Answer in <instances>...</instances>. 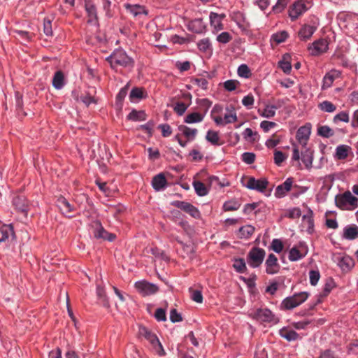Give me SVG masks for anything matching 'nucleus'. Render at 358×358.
I'll list each match as a JSON object with an SVG mask.
<instances>
[{"label": "nucleus", "instance_id": "f257e3e1", "mask_svg": "<svg viewBox=\"0 0 358 358\" xmlns=\"http://www.w3.org/2000/svg\"><path fill=\"white\" fill-rule=\"evenodd\" d=\"M106 60L110 63L113 69H115L118 66L124 68H133L135 63L134 59L128 56L127 52L122 49L115 50L106 58Z\"/></svg>", "mask_w": 358, "mask_h": 358}, {"label": "nucleus", "instance_id": "f03ea898", "mask_svg": "<svg viewBox=\"0 0 358 358\" xmlns=\"http://www.w3.org/2000/svg\"><path fill=\"white\" fill-rule=\"evenodd\" d=\"M139 336L146 339L151 345L152 350L159 356H164L165 351L157 335L145 327L141 326Z\"/></svg>", "mask_w": 358, "mask_h": 358}, {"label": "nucleus", "instance_id": "7ed1b4c3", "mask_svg": "<svg viewBox=\"0 0 358 358\" xmlns=\"http://www.w3.org/2000/svg\"><path fill=\"white\" fill-rule=\"evenodd\" d=\"M309 296L307 292L295 293L292 296H287L282 300L280 308L282 310H290L305 302Z\"/></svg>", "mask_w": 358, "mask_h": 358}, {"label": "nucleus", "instance_id": "20e7f679", "mask_svg": "<svg viewBox=\"0 0 358 358\" xmlns=\"http://www.w3.org/2000/svg\"><path fill=\"white\" fill-rule=\"evenodd\" d=\"M357 201V198L353 196L350 191L338 194L335 197L336 206L341 210H354L358 206Z\"/></svg>", "mask_w": 358, "mask_h": 358}, {"label": "nucleus", "instance_id": "39448f33", "mask_svg": "<svg viewBox=\"0 0 358 358\" xmlns=\"http://www.w3.org/2000/svg\"><path fill=\"white\" fill-rule=\"evenodd\" d=\"M252 318L261 323L276 324L279 322V318L268 308H259L252 313Z\"/></svg>", "mask_w": 358, "mask_h": 358}, {"label": "nucleus", "instance_id": "423d86ee", "mask_svg": "<svg viewBox=\"0 0 358 358\" xmlns=\"http://www.w3.org/2000/svg\"><path fill=\"white\" fill-rule=\"evenodd\" d=\"M265 255L266 252L264 249L253 247L247 255V262L250 267L258 268L263 263Z\"/></svg>", "mask_w": 358, "mask_h": 358}, {"label": "nucleus", "instance_id": "0eeeda50", "mask_svg": "<svg viewBox=\"0 0 358 358\" xmlns=\"http://www.w3.org/2000/svg\"><path fill=\"white\" fill-rule=\"evenodd\" d=\"M55 204L63 215L68 218L74 217L76 208L75 206L71 203L64 196H58L55 201Z\"/></svg>", "mask_w": 358, "mask_h": 358}, {"label": "nucleus", "instance_id": "6e6552de", "mask_svg": "<svg viewBox=\"0 0 358 358\" xmlns=\"http://www.w3.org/2000/svg\"><path fill=\"white\" fill-rule=\"evenodd\" d=\"M171 204L188 213L194 218L199 219L201 217V213L199 209L189 202L177 200L172 201Z\"/></svg>", "mask_w": 358, "mask_h": 358}, {"label": "nucleus", "instance_id": "1a4fd4ad", "mask_svg": "<svg viewBox=\"0 0 358 358\" xmlns=\"http://www.w3.org/2000/svg\"><path fill=\"white\" fill-rule=\"evenodd\" d=\"M135 288L142 296H149L157 293L159 287L157 285L146 280H141L135 282Z\"/></svg>", "mask_w": 358, "mask_h": 358}, {"label": "nucleus", "instance_id": "9d476101", "mask_svg": "<svg viewBox=\"0 0 358 358\" xmlns=\"http://www.w3.org/2000/svg\"><path fill=\"white\" fill-rule=\"evenodd\" d=\"M310 6L303 0L295 1L289 10V16L292 21L296 20L300 15L306 12Z\"/></svg>", "mask_w": 358, "mask_h": 358}, {"label": "nucleus", "instance_id": "9b49d317", "mask_svg": "<svg viewBox=\"0 0 358 358\" xmlns=\"http://www.w3.org/2000/svg\"><path fill=\"white\" fill-rule=\"evenodd\" d=\"M333 261L343 272H348L354 266V260L348 255H335Z\"/></svg>", "mask_w": 358, "mask_h": 358}, {"label": "nucleus", "instance_id": "f8f14e48", "mask_svg": "<svg viewBox=\"0 0 358 358\" xmlns=\"http://www.w3.org/2000/svg\"><path fill=\"white\" fill-rule=\"evenodd\" d=\"M268 185V181L265 178L257 180L254 177H249L248 178L247 183L243 185L249 189L256 190L259 192H264Z\"/></svg>", "mask_w": 358, "mask_h": 358}, {"label": "nucleus", "instance_id": "ddd939ff", "mask_svg": "<svg viewBox=\"0 0 358 358\" xmlns=\"http://www.w3.org/2000/svg\"><path fill=\"white\" fill-rule=\"evenodd\" d=\"M231 20L234 21L238 27L243 32H246L250 27V23L248 20L245 13L241 11H234L231 14Z\"/></svg>", "mask_w": 358, "mask_h": 358}, {"label": "nucleus", "instance_id": "4468645a", "mask_svg": "<svg viewBox=\"0 0 358 358\" xmlns=\"http://www.w3.org/2000/svg\"><path fill=\"white\" fill-rule=\"evenodd\" d=\"M329 43L326 39L321 38L314 41L308 50L312 55L317 56L327 51Z\"/></svg>", "mask_w": 358, "mask_h": 358}, {"label": "nucleus", "instance_id": "2eb2a0df", "mask_svg": "<svg viewBox=\"0 0 358 358\" xmlns=\"http://www.w3.org/2000/svg\"><path fill=\"white\" fill-rule=\"evenodd\" d=\"M311 134V124L306 123L305 125L300 127L296 134V138L299 143L303 147L307 144V141L309 139Z\"/></svg>", "mask_w": 358, "mask_h": 358}, {"label": "nucleus", "instance_id": "dca6fc26", "mask_svg": "<svg viewBox=\"0 0 358 358\" xmlns=\"http://www.w3.org/2000/svg\"><path fill=\"white\" fill-rule=\"evenodd\" d=\"M266 272L268 274L273 275L278 273L280 271V266L278 262V258L275 255L271 253L265 262Z\"/></svg>", "mask_w": 358, "mask_h": 358}, {"label": "nucleus", "instance_id": "f3484780", "mask_svg": "<svg viewBox=\"0 0 358 358\" xmlns=\"http://www.w3.org/2000/svg\"><path fill=\"white\" fill-rule=\"evenodd\" d=\"M93 235L96 239H103L110 242L114 241L116 237L114 234L109 233L105 230L99 222L96 223V227L93 231Z\"/></svg>", "mask_w": 358, "mask_h": 358}, {"label": "nucleus", "instance_id": "a211bd4d", "mask_svg": "<svg viewBox=\"0 0 358 358\" xmlns=\"http://www.w3.org/2000/svg\"><path fill=\"white\" fill-rule=\"evenodd\" d=\"M224 13L218 14L215 12H210L209 15L210 23L215 31H221L224 29L222 20L225 18Z\"/></svg>", "mask_w": 358, "mask_h": 358}, {"label": "nucleus", "instance_id": "6ab92c4d", "mask_svg": "<svg viewBox=\"0 0 358 358\" xmlns=\"http://www.w3.org/2000/svg\"><path fill=\"white\" fill-rule=\"evenodd\" d=\"M293 178H288L284 182L279 185L275 191V196L278 198L284 197L287 192L293 188Z\"/></svg>", "mask_w": 358, "mask_h": 358}, {"label": "nucleus", "instance_id": "aec40b11", "mask_svg": "<svg viewBox=\"0 0 358 358\" xmlns=\"http://www.w3.org/2000/svg\"><path fill=\"white\" fill-rule=\"evenodd\" d=\"M13 205L16 210L26 214L29 210L28 201L24 195L15 196L13 199Z\"/></svg>", "mask_w": 358, "mask_h": 358}, {"label": "nucleus", "instance_id": "412c9836", "mask_svg": "<svg viewBox=\"0 0 358 358\" xmlns=\"http://www.w3.org/2000/svg\"><path fill=\"white\" fill-rule=\"evenodd\" d=\"M187 28L196 34H202L206 30V24L202 19L196 18L189 22Z\"/></svg>", "mask_w": 358, "mask_h": 358}, {"label": "nucleus", "instance_id": "4be33fe9", "mask_svg": "<svg viewBox=\"0 0 358 358\" xmlns=\"http://www.w3.org/2000/svg\"><path fill=\"white\" fill-rule=\"evenodd\" d=\"M152 186L155 191L164 189L167 186V180L164 173H159L154 176L152 180Z\"/></svg>", "mask_w": 358, "mask_h": 358}, {"label": "nucleus", "instance_id": "5701e85b", "mask_svg": "<svg viewBox=\"0 0 358 358\" xmlns=\"http://www.w3.org/2000/svg\"><path fill=\"white\" fill-rule=\"evenodd\" d=\"M0 243L8 240L9 237L14 238L15 237V234L13 224H9L1 226L0 228Z\"/></svg>", "mask_w": 358, "mask_h": 358}, {"label": "nucleus", "instance_id": "b1692460", "mask_svg": "<svg viewBox=\"0 0 358 358\" xmlns=\"http://www.w3.org/2000/svg\"><path fill=\"white\" fill-rule=\"evenodd\" d=\"M85 8L88 16V22L94 23L96 22V8L91 0H85Z\"/></svg>", "mask_w": 358, "mask_h": 358}, {"label": "nucleus", "instance_id": "393cba45", "mask_svg": "<svg viewBox=\"0 0 358 358\" xmlns=\"http://www.w3.org/2000/svg\"><path fill=\"white\" fill-rule=\"evenodd\" d=\"M316 27L310 24L303 25L299 31L298 35L301 41H307L313 36Z\"/></svg>", "mask_w": 358, "mask_h": 358}, {"label": "nucleus", "instance_id": "a878e982", "mask_svg": "<svg viewBox=\"0 0 358 358\" xmlns=\"http://www.w3.org/2000/svg\"><path fill=\"white\" fill-rule=\"evenodd\" d=\"M124 7L127 12L130 13L134 17H137L141 15H147L148 12L143 6L139 4H124Z\"/></svg>", "mask_w": 358, "mask_h": 358}, {"label": "nucleus", "instance_id": "bb28decb", "mask_svg": "<svg viewBox=\"0 0 358 358\" xmlns=\"http://www.w3.org/2000/svg\"><path fill=\"white\" fill-rule=\"evenodd\" d=\"M343 238L346 240H355L358 238V227L355 224L348 225L343 229Z\"/></svg>", "mask_w": 358, "mask_h": 358}, {"label": "nucleus", "instance_id": "cd10ccee", "mask_svg": "<svg viewBox=\"0 0 358 358\" xmlns=\"http://www.w3.org/2000/svg\"><path fill=\"white\" fill-rule=\"evenodd\" d=\"M279 334L282 338L286 339L287 341H296L299 337L297 332L287 327H283L280 329L279 331Z\"/></svg>", "mask_w": 358, "mask_h": 358}, {"label": "nucleus", "instance_id": "c85d7f7f", "mask_svg": "<svg viewBox=\"0 0 358 358\" xmlns=\"http://www.w3.org/2000/svg\"><path fill=\"white\" fill-rule=\"evenodd\" d=\"M302 220L307 227V231L311 234L314 231V220H313V212L310 208L308 210L307 214L303 215Z\"/></svg>", "mask_w": 358, "mask_h": 358}, {"label": "nucleus", "instance_id": "c756f323", "mask_svg": "<svg viewBox=\"0 0 358 358\" xmlns=\"http://www.w3.org/2000/svg\"><path fill=\"white\" fill-rule=\"evenodd\" d=\"M351 148L347 145H339L336 148L334 158L338 160L345 159Z\"/></svg>", "mask_w": 358, "mask_h": 358}, {"label": "nucleus", "instance_id": "7c9ffc66", "mask_svg": "<svg viewBox=\"0 0 358 358\" xmlns=\"http://www.w3.org/2000/svg\"><path fill=\"white\" fill-rule=\"evenodd\" d=\"M146 97L147 94L143 88L140 87H134L129 94V100L131 102H135L136 101L145 99Z\"/></svg>", "mask_w": 358, "mask_h": 358}, {"label": "nucleus", "instance_id": "2f4dec72", "mask_svg": "<svg viewBox=\"0 0 358 358\" xmlns=\"http://www.w3.org/2000/svg\"><path fill=\"white\" fill-rule=\"evenodd\" d=\"M65 85L64 75L62 71L55 73L52 78V86L56 90H61Z\"/></svg>", "mask_w": 358, "mask_h": 358}, {"label": "nucleus", "instance_id": "473e14b6", "mask_svg": "<svg viewBox=\"0 0 358 358\" xmlns=\"http://www.w3.org/2000/svg\"><path fill=\"white\" fill-rule=\"evenodd\" d=\"M301 159L307 169H310L313 164V155L310 149L301 152Z\"/></svg>", "mask_w": 358, "mask_h": 358}, {"label": "nucleus", "instance_id": "72a5a7b5", "mask_svg": "<svg viewBox=\"0 0 358 358\" xmlns=\"http://www.w3.org/2000/svg\"><path fill=\"white\" fill-rule=\"evenodd\" d=\"M205 114L198 112H194L188 114L184 119V122L187 124L199 123L203 121Z\"/></svg>", "mask_w": 358, "mask_h": 358}, {"label": "nucleus", "instance_id": "f704fd0d", "mask_svg": "<svg viewBox=\"0 0 358 358\" xmlns=\"http://www.w3.org/2000/svg\"><path fill=\"white\" fill-rule=\"evenodd\" d=\"M178 130L185 136L188 138L189 141H193L196 134H197V129H192L189 128L185 125H180L178 126Z\"/></svg>", "mask_w": 358, "mask_h": 358}, {"label": "nucleus", "instance_id": "c9c22d12", "mask_svg": "<svg viewBox=\"0 0 358 358\" xmlns=\"http://www.w3.org/2000/svg\"><path fill=\"white\" fill-rule=\"evenodd\" d=\"M96 295L98 299L101 302L102 305L105 307H109V301L103 287L98 285L96 286Z\"/></svg>", "mask_w": 358, "mask_h": 358}, {"label": "nucleus", "instance_id": "e433bc0d", "mask_svg": "<svg viewBox=\"0 0 358 358\" xmlns=\"http://www.w3.org/2000/svg\"><path fill=\"white\" fill-rule=\"evenodd\" d=\"M290 57L289 55L285 54L282 57V59L279 61L278 66L286 74H289L292 70V64L288 59Z\"/></svg>", "mask_w": 358, "mask_h": 358}, {"label": "nucleus", "instance_id": "4c0bfd02", "mask_svg": "<svg viewBox=\"0 0 358 358\" xmlns=\"http://www.w3.org/2000/svg\"><path fill=\"white\" fill-rule=\"evenodd\" d=\"M255 227L252 225L241 227L238 230V236L241 238L248 239L254 233Z\"/></svg>", "mask_w": 358, "mask_h": 358}, {"label": "nucleus", "instance_id": "58836bf2", "mask_svg": "<svg viewBox=\"0 0 358 358\" xmlns=\"http://www.w3.org/2000/svg\"><path fill=\"white\" fill-rule=\"evenodd\" d=\"M193 187L196 194L199 196H204L208 194L207 187L201 181H194Z\"/></svg>", "mask_w": 358, "mask_h": 358}, {"label": "nucleus", "instance_id": "ea45409f", "mask_svg": "<svg viewBox=\"0 0 358 358\" xmlns=\"http://www.w3.org/2000/svg\"><path fill=\"white\" fill-rule=\"evenodd\" d=\"M233 267L238 273H244L247 271L245 261L243 258H235L234 259Z\"/></svg>", "mask_w": 358, "mask_h": 358}, {"label": "nucleus", "instance_id": "a19ab883", "mask_svg": "<svg viewBox=\"0 0 358 358\" xmlns=\"http://www.w3.org/2000/svg\"><path fill=\"white\" fill-rule=\"evenodd\" d=\"M127 119L132 121H142L145 120V113L143 110L133 109L127 115Z\"/></svg>", "mask_w": 358, "mask_h": 358}, {"label": "nucleus", "instance_id": "79ce46f5", "mask_svg": "<svg viewBox=\"0 0 358 358\" xmlns=\"http://www.w3.org/2000/svg\"><path fill=\"white\" fill-rule=\"evenodd\" d=\"M306 252H301L296 247H293L289 252L288 258L291 262H296L303 258Z\"/></svg>", "mask_w": 358, "mask_h": 358}, {"label": "nucleus", "instance_id": "37998d69", "mask_svg": "<svg viewBox=\"0 0 358 358\" xmlns=\"http://www.w3.org/2000/svg\"><path fill=\"white\" fill-rule=\"evenodd\" d=\"M129 90V83H127L124 87L120 89L119 92L116 96V105L122 108V102L126 97Z\"/></svg>", "mask_w": 358, "mask_h": 358}, {"label": "nucleus", "instance_id": "c03bdc74", "mask_svg": "<svg viewBox=\"0 0 358 358\" xmlns=\"http://www.w3.org/2000/svg\"><path fill=\"white\" fill-rule=\"evenodd\" d=\"M198 49L203 52H206L208 50H212L211 43L208 38H205L200 40L197 43Z\"/></svg>", "mask_w": 358, "mask_h": 358}, {"label": "nucleus", "instance_id": "a18cd8bd", "mask_svg": "<svg viewBox=\"0 0 358 358\" xmlns=\"http://www.w3.org/2000/svg\"><path fill=\"white\" fill-rule=\"evenodd\" d=\"M289 34L286 31H281L273 34L271 36V39L275 41L277 44L285 42L288 38Z\"/></svg>", "mask_w": 358, "mask_h": 358}, {"label": "nucleus", "instance_id": "49530a36", "mask_svg": "<svg viewBox=\"0 0 358 358\" xmlns=\"http://www.w3.org/2000/svg\"><path fill=\"white\" fill-rule=\"evenodd\" d=\"M206 139L214 145H219L220 137L217 131L208 130L206 136Z\"/></svg>", "mask_w": 358, "mask_h": 358}, {"label": "nucleus", "instance_id": "de8ad7c7", "mask_svg": "<svg viewBox=\"0 0 358 358\" xmlns=\"http://www.w3.org/2000/svg\"><path fill=\"white\" fill-rule=\"evenodd\" d=\"M317 134L324 138H329L332 136L334 133L329 126L324 125L317 129Z\"/></svg>", "mask_w": 358, "mask_h": 358}, {"label": "nucleus", "instance_id": "09e8293b", "mask_svg": "<svg viewBox=\"0 0 358 358\" xmlns=\"http://www.w3.org/2000/svg\"><path fill=\"white\" fill-rule=\"evenodd\" d=\"M259 113L262 117L271 118L275 115V108L271 105H266L262 113L259 110Z\"/></svg>", "mask_w": 358, "mask_h": 358}, {"label": "nucleus", "instance_id": "8fccbe9b", "mask_svg": "<svg viewBox=\"0 0 358 358\" xmlns=\"http://www.w3.org/2000/svg\"><path fill=\"white\" fill-rule=\"evenodd\" d=\"M237 73L239 77L243 78H248L251 76V71L250 68L246 64H241L238 66Z\"/></svg>", "mask_w": 358, "mask_h": 358}, {"label": "nucleus", "instance_id": "3c124183", "mask_svg": "<svg viewBox=\"0 0 358 358\" xmlns=\"http://www.w3.org/2000/svg\"><path fill=\"white\" fill-rule=\"evenodd\" d=\"M232 35L227 31H223L218 34L216 37L217 41L222 44L228 43L232 40Z\"/></svg>", "mask_w": 358, "mask_h": 358}, {"label": "nucleus", "instance_id": "603ef678", "mask_svg": "<svg viewBox=\"0 0 358 358\" xmlns=\"http://www.w3.org/2000/svg\"><path fill=\"white\" fill-rule=\"evenodd\" d=\"M317 358H340L338 355L331 349L321 350Z\"/></svg>", "mask_w": 358, "mask_h": 358}, {"label": "nucleus", "instance_id": "864d4df0", "mask_svg": "<svg viewBox=\"0 0 358 358\" xmlns=\"http://www.w3.org/2000/svg\"><path fill=\"white\" fill-rule=\"evenodd\" d=\"M269 249L273 250L276 253H280L283 250L282 242L278 238L273 239Z\"/></svg>", "mask_w": 358, "mask_h": 358}, {"label": "nucleus", "instance_id": "5fc2aeb1", "mask_svg": "<svg viewBox=\"0 0 358 358\" xmlns=\"http://www.w3.org/2000/svg\"><path fill=\"white\" fill-rule=\"evenodd\" d=\"M240 83L236 80H227L223 83V87L228 92L234 91Z\"/></svg>", "mask_w": 358, "mask_h": 358}, {"label": "nucleus", "instance_id": "6e6d98bb", "mask_svg": "<svg viewBox=\"0 0 358 358\" xmlns=\"http://www.w3.org/2000/svg\"><path fill=\"white\" fill-rule=\"evenodd\" d=\"M309 278L310 285L313 286H315L320 278V273L319 271L310 270L309 271Z\"/></svg>", "mask_w": 358, "mask_h": 358}, {"label": "nucleus", "instance_id": "4d7b16f0", "mask_svg": "<svg viewBox=\"0 0 358 358\" xmlns=\"http://www.w3.org/2000/svg\"><path fill=\"white\" fill-rule=\"evenodd\" d=\"M188 106L189 105L183 102H177L173 106V110L179 116H181L185 113Z\"/></svg>", "mask_w": 358, "mask_h": 358}, {"label": "nucleus", "instance_id": "13d9d810", "mask_svg": "<svg viewBox=\"0 0 358 358\" xmlns=\"http://www.w3.org/2000/svg\"><path fill=\"white\" fill-rule=\"evenodd\" d=\"M320 108L322 110L332 113L336 110V106L329 101H324L320 104Z\"/></svg>", "mask_w": 358, "mask_h": 358}, {"label": "nucleus", "instance_id": "bf43d9fd", "mask_svg": "<svg viewBox=\"0 0 358 358\" xmlns=\"http://www.w3.org/2000/svg\"><path fill=\"white\" fill-rule=\"evenodd\" d=\"M240 206V203L237 201H228L224 203L223 208L225 211H231L238 210Z\"/></svg>", "mask_w": 358, "mask_h": 358}, {"label": "nucleus", "instance_id": "052dcab7", "mask_svg": "<svg viewBox=\"0 0 358 358\" xmlns=\"http://www.w3.org/2000/svg\"><path fill=\"white\" fill-rule=\"evenodd\" d=\"M236 121H237L236 113L234 111V108H231V110H230V113L225 114L224 116V124L234 123Z\"/></svg>", "mask_w": 358, "mask_h": 358}, {"label": "nucleus", "instance_id": "680f3d73", "mask_svg": "<svg viewBox=\"0 0 358 358\" xmlns=\"http://www.w3.org/2000/svg\"><path fill=\"white\" fill-rule=\"evenodd\" d=\"M15 99L16 110H17V113H20L22 111L23 109L22 94H21L19 92H16L15 93Z\"/></svg>", "mask_w": 358, "mask_h": 358}, {"label": "nucleus", "instance_id": "e2e57ef3", "mask_svg": "<svg viewBox=\"0 0 358 358\" xmlns=\"http://www.w3.org/2000/svg\"><path fill=\"white\" fill-rule=\"evenodd\" d=\"M289 1V0H278L276 4L273 7V12L278 13L282 12L287 6Z\"/></svg>", "mask_w": 358, "mask_h": 358}, {"label": "nucleus", "instance_id": "0e129e2a", "mask_svg": "<svg viewBox=\"0 0 358 358\" xmlns=\"http://www.w3.org/2000/svg\"><path fill=\"white\" fill-rule=\"evenodd\" d=\"M150 252L152 255H154L156 257L161 258L165 261L169 260V257L165 254V252L163 250H162L157 248H152L150 249Z\"/></svg>", "mask_w": 358, "mask_h": 358}, {"label": "nucleus", "instance_id": "69168bd1", "mask_svg": "<svg viewBox=\"0 0 358 358\" xmlns=\"http://www.w3.org/2000/svg\"><path fill=\"white\" fill-rule=\"evenodd\" d=\"M293 192H292V196L297 198L301 194H304L307 190L308 187H301L298 185H294L292 188Z\"/></svg>", "mask_w": 358, "mask_h": 358}, {"label": "nucleus", "instance_id": "338daca9", "mask_svg": "<svg viewBox=\"0 0 358 358\" xmlns=\"http://www.w3.org/2000/svg\"><path fill=\"white\" fill-rule=\"evenodd\" d=\"M43 31L47 36L52 35V22L48 18H45L43 21Z\"/></svg>", "mask_w": 358, "mask_h": 358}, {"label": "nucleus", "instance_id": "774afa93", "mask_svg": "<svg viewBox=\"0 0 358 358\" xmlns=\"http://www.w3.org/2000/svg\"><path fill=\"white\" fill-rule=\"evenodd\" d=\"M301 215V211L299 208H292L288 210L287 215H286L287 217L290 219L299 218Z\"/></svg>", "mask_w": 358, "mask_h": 358}]
</instances>
